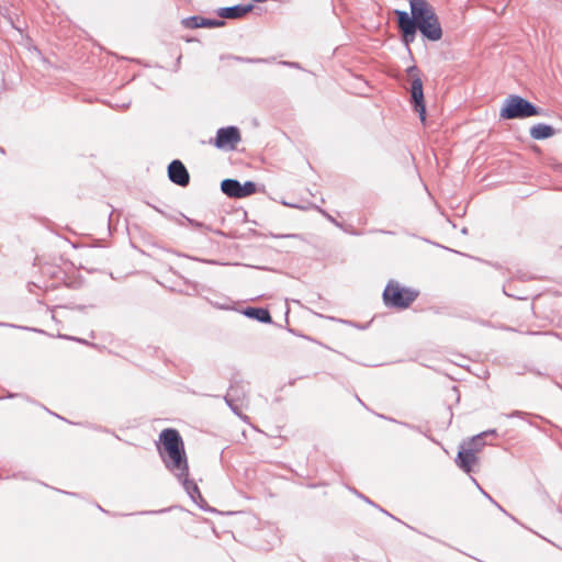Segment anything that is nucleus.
<instances>
[{
  "label": "nucleus",
  "mask_w": 562,
  "mask_h": 562,
  "mask_svg": "<svg viewBox=\"0 0 562 562\" xmlns=\"http://www.w3.org/2000/svg\"><path fill=\"white\" fill-rule=\"evenodd\" d=\"M418 292L411 288L402 286L397 281L391 280L383 291L385 305L396 308H407L417 299Z\"/></svg>",
  "instance_id": "20e7f679"
},
{
  "label": "nucleus",
  "mask_w": 562,
  "mask_h": 562,
  "mask_svg": "<svg viewBox=\"0 0 562 562\" xmlns=\"http://www.w3.org/2000/svg\"><path fill=\"white\" fill-rule=\"evenodd\" d=\"M456 463L464 472L470 473L479 464V457L468 451L467 449L460 447L456 459Z\"/></svg>",
  "instance_id": "6e6552de"
},
{
  "label": "nucleus",
  "mask_w": 562,
  "mask_h": 562,
  "mask_svg": "<svg viewBox=\"0 0 562 562\" xmlns=\"http://www.w3.org/2000/svg\"><path fill=\"white\" fill-rule=\"evenodd\" d=\"M222 191L232 198H244L241 193V184L234 179H225L221 183Z\"/></svg>",
  "instance_id": "f8f14e48"
},
{
  "label": "nucleus",
  "mask_w": 562,
  "mask_h": 562,
  "mask_svg": "<svg viewBox=\"0 0 562 562\" xmlns=\"http://www.w3.org/2000/svg\"><path fill=\"white\" fill-rule=\"evenodd\" d=\"M245 314L249 317L256 318L262 323L271 322L270 313L265 308L249 307L245 311Z\"/></svg>",
  "instance_id": "4468645a"
},
{
  "label": "nucleus",
  "mask_w": 562,
  "mask_h": 562,
  "mask_svg": "<svg viewBox=\"0 0 562 562\" xmlns=\"http://www.w3.org/2000/svg\"><path fill=\"white\" fill-rule=\"evenodd\" d=\"M168 176L173 183L181 187H186L190 181L189 172L180 160H173L170 162L168 167Z\"/></svg>",
  "instance_id": "0eeeda50"
},
{
  "label": "nucleus",
  "mask_w": 562,
  "mask_h": 562,
  "mask_svg": "<svg viewBox=\"0 0 562 562\" xmlns=\"http://www.w3.org/2000/svg\"><path fill=\"white\" fill-rule=\"evenodd\" d=\"M255 191H256V186L254 182L249 181V182H246L244 186H241V193H244V198L255 193Z\"/></svg>",
  "instance_id": "2eb2a0df"
},
{
  "label": "nucleus",
  "mask_w": 562,
  "mask_h": 562,
  "mask_svg": "<svg viewBox=\"0 0 562 562\" xmlns=\"http://www.w3.org/2000/svg\"><path fill=\"white\" fill-rule=\"evenodd\" d=\"M411 14L406 11L395 10L397 26L406 44L414 42L416 32L431 41L442 37V29L435 8L427 0H409Z\"/></svg>",
  "instance_id": "f257e3e1"
},
{
  "label": "nucleus",
  "mask_w": 562,
  "mask_h": 562,
  "mask_svg": "<svg viewBox=\"0 0 562 562\" xmlns=\"http://www.w3.org/2000/svg\"><path fill=\"white\" fill-rule=\"evenodd\" d=\"M254 9L252 4L248 5H234V7H227V8H221L217 11V14L222 19H241L245 15H247L249 12H251Z\"/></svg>",
  "instance_id": "9d476101"
},
{
  "label": "nucleus",
  "mask_w": 562,
  "mask_h": 562,
  "mask_svg": "<svg viewBox=\"0 0 562 562\" xmlns=\"http://www.w3.org/2000/svg\"><path fill=\"white\" fill-rule=\"evenodd\" d=\"M539 108L535 106L522 97L512 94L505 99L499 111V116L504 120L525 119L541 115Z\"/></svg>",
  "instance_id": "7ed1b4c3"
},
{
  "label": "nucleus",
  "mask_w": 562,
  "mask_h": 562,
  "mask_svg": "<svg viewBox=\"0 0 562 562\" xmlns=\"http://www.w3.org/2000/svg\"><path fill=\"white\" fill-rule=\"evenodd\" d=\"M529 133L533 139L542 140L552 137L555 134V131L550 125L539 123L531 126Z\"/></svg>",
  "instance_id": "9b49d317"
},
{
  "label": "nucleus",
  "mask_w": 562,
  "mask_h": 562,
  "mask_svg": "<svg viewBox=\"0 0 562 562\" xmlns=\"http://www.w3.org/2000/svg\"><path fill=\"white\" fill-rule=\"evenodd\" d=\"M240 142V133L237 127L228 126L220 128L216 133L214 145L217 148L235 149L236 145Z\"/></svg>",
  "instance_id": "423d86ee"
},
{
  "label": "nucleus",
  "mask_w": 562,
  "mask_h": 562,
  "mask_svg": "<svg viewBox=\"0 0 562 562\" xmlns=\"http://www.w3.org/2000/svg\"><path fill=\"white\" fill-rule=\"evenodd\" d=\"M182 25L187 29H198V27H221L224 25V21L221 20H210L199 15L189 16L181 21Z\"/></svg>",
  "instance_id": "1a4fd4ad"
},
{
  "label": "nucleus",
  "mask_w": 562,
  "mask_h": 562,
  "mask_svg": "<svg viewBox=\"0 0 562 562\" xmlns=\"http://www.w3.org/2000/svg\"><path fill=\"white\" fill-rule=\"evenodd\" d=\"M460 447L467 449L468 451L472 452L473 454H475L477 457L484 447V442H483L482 436L479 435V436H474L470 440L463 442Z\"/></svg>",
  "instance_id": "ddd939ff"
},
{
  "label": "nucleus",
  "mask_w": 562,
  "mask_h": 562,
  "mask_svg": "<svg viewBox=\"0 0 562 562\" xmlns=\"http://www.w3.org/2000/svg\"><path fill=\"white\" fill-rule=\"evenodd\" d=\"M162 451L166 453L164 461L169 470L176 472L180 477H187L189 465L184 450L183 440L173 428L164 429L159 435Z\"/></svg>",
  "instance_id": "f03ea898"
},
{
  "label": "nucleus",
  "mask_w": 562,
  "mask_h": 562,
  "mask_svg": "<svg viewBox=\"0 0 562 562\" xmlns=\"http://www.w3.org/2000/svg\"><path fill=\"white\" fill-rule=\"evenodd\" d=\"M408 75L412 79L411 94L414 102V109L418 112L420 121L426 122V105L424 101L423 81L419 77V70L417 67L408 68Z\"/></svg>",
  "instance_id": "39448f33"
}]
</instances>
